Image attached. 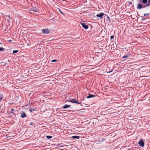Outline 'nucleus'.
Segmentation results:
<instances>
[{
  "label": "nucleus",
  "mask_w": 150,
  "mask_h": 150,
  "mask_svg": "<svg viewBox=\"0 0 150 150\" xmlns=\"http://www.w3.org/2000/svg\"><path fill=\"white\" fill-rule=\"evenodd\" d=\"M138 143L139 145L143 147L144 146V143L142 139L139 140V141Z\"/></svg>",
  "instance_id": "f257e3e1"
},
{
  "label": "nucleus",
  "mask_w": 150,
  "mask_h": 150,
  "mask_svg": "<svg viewBox=\"0 0 150 150\" xmlns=\"http://www.w3.org/2000/svg\"><path fill=\"white\" fill-rule=\"evenodd\" d=\"M42 31L43 34H48L50 33L48 29H45L42 30Z\"/></svg>",
  "instance_id": "f03ea898"
},
{
  "label": "nucleus",
  "mask_w": 150,
  "mask_h": 150,
  "mask_svg": "<svg viewBox=\"0 0 150 150\" xmlns=\"http://www.w3.org/2000/svg\"><path fill=\"white\" fill-rule=\"evenodd\" d=\"M69 102H71L73 103H76L78 104H81V103L79 102L77 100H76L75 99H73L72 100L69 101Z\"/></svg>",
  "instance_id": "7ed1b4c3"
},
{
  "label": "nucleus",
  "mask_w": 150,
  "mask_h": 150,
  "mask_svg": "<svg viewBox=\"0 0 150 150\" xmlns=\"http://www.w3.org/2000/svg\"><path fill=\"white\" fill-rule=\"evenodd\" d=\"M104 13H101L100 14H98L96 15V16L98 17H100V19H102L103 16L104 15Z\"/></svg>",
  "instance_id": "20e7f679"
},
{
  "label": "nucleus",
  "mask_w": 150,
  "mask_h": 150,
  "mask_svg": "<svg viewBox=\"0 0 150 150\" xmlns=\"http://www.w3.org/2000/svg\"><path fill=\"white\" fill-rule=\"evenodd\" d=\"M81 25H82V27L85 29H87L88 28V25H86L85 23H81Z\"/></svg>",
  "instance_id": "39448f33"
},
{
  "label": "nucleus",
  "mask_w": 150,
  "mask_h": 150,
  "mask_svg": "<svg viewBox=\"0 0 150 150\" xmlns=\"http://www.w3.org/2000/svg\"><path fill=\"white\" fill-rule=\"evenodd\" d=\"M146 7V5L144 6L143 7V6L142 5H141L139 4H137V8L138 9H140L142 8H144Z\"/></svg>",
  "instance_id": "423d86ee"
},
{
  "label": "nucleus",
  "mask_w": 150,
  "mask_h": 150,
  "mask_svg": "<svg viewBox=\"0 0 150 150\" xmlns=\"http://www.w3.org/2000/svg\"><path fill=\"white\" fill-rule=\"evenodd\" d=\"M30 10L36 12L38 11V9L35 8H32L30 9Z\"/></svg>",
  "instance_id": "0eeeda50"
},
{
  "label": "nucleus",
  "mask_w": 150,
  "mask_h": 150,
  "mask_svg": "<svg viewBox=\"0 0 150 150\" xmlns=\"http://www.w3.org/2000/svg\"><path fill=\"white\" fill-rule=\"evenodd\" d=\"M21 117L22 118L25 117H26V115L25 114V113L24 112H23L21 113Z\"/></svg>",
  "instance_id": "6e6552de"
},
{
  "label": "nucleus",
  "mask_w": 150,
  "mask_h": 150,
  "mask_svg": "<svg viewBox=\"0 0 150 150\" xmlns=\"http://www.w3.org/2000/svg\"><path fill=\"white\" fill-rule=\"evenodd\" d=\"M95 96L92 94H89V95L87 97V98H91L95 97Z\"/></svg>",
  "instance_id": "1a4fd4ad"
},
{
  "label": "nucleus",
  "mask_w": 150,
  "mask_h": 150,
  "mask_svg": "<svg viewBox=\"0 0 150 150\" xmlns=\"http://www.w3.org/2000/svg\"><path fill=\"white\" fill-rule=\"evenodd\" d=\"M70 105L66 104L64 105L62 107L63 108L65 109L70 107Z\"/></svg>",
  "instance_id": "9d476101"
},
{
  "label": "nucleus",
  "mask_w": 150,
  "mask_h": 150,
  "mask_svg": "<svg viewBox=\"0 0 150 150\" xmlns=\"http://www.w3.org/2000/svg\"><path fill=\"white\" fill-rule=\"evenodd\" d=\"M4 16L6 17H7L8 18H7V21L8 22H9V20H11V17H10V16L9 15H5Z\"/></svg>",
  "instance_id": "9b49d317"
},
{
  "label": "nucleus",
  "mask_w": 150,
  "mask_h": 150,
  "mask_svg": "<svg viewBox=\"0 0 150 150\" xmlns=\"http://www.w3.org/2000/svg\"><path fill=\"white\" fill-rule=\"evenodd\" d=\"M80 138V137L79 136H74L72 137L73 139H78Z\"/></svg>",
  "instance_id": "f8f14e48"
},
{
  "label": "nucleus",
  "mask_w": 150,
  "mask_h": 150,
  "mask_svg": "<svg viewBox=\"0 0 150 150\" xmlns=\"http://www.w3.org/2000/svg\"><path fill=\"white\" fill-rule=\"evenodd\" d=\"M3 95L2 94H0V103L1 102L3 98Z\"/></svg>",
  "instance_id": "ddd939ff"
},
{
  "label": "nucleus",
  "mask_w": 150,
  "mask_h": 150,
  "mask_svg": "<svg viewBox=\"0 0 150 150\" xmlns=\"http://www.w3.org/2000/svg\"><path fill=\"white\" fill-rule=\"evenodd\" d=\"M35 110V109H34V108H30L29 109V111L30 112H32L33 111H34Z\"/></svg>",
  "instance_id": "4468645a"
},
{
  "label": "nucleus",
  "mask_w": 150,
  "mask_h": 150,
  "mask_svg": "<svg viewBox=\"0 0 150 150\" xmlns=\"http://www.w3.org/2000/svg\"><path fill=\"white\" fill-rule=\"evenodd\" d=\"M148 2L146 5V6H149L150 5V0H148Z\"/></svg>",
  "instance_id": "2eb2a0df"
},
{
  "label": "nucleus",
  "mask_w": 150,
  "mask_h": 150,
  "mask_svg": "<svg viewBox=\"0 0 150 150\" xmlns=\"http://www.w3.org/2000/svg\"><path fill=\"white\" fill-rule=\"evenodd\" d=\"M46 137L48 139H50L52 138V136H47Z\"/></svg>",
  "instance_id": "dca6fc26"
},
{
  "label": "nucleus",
  "mask_w": 150,
  "mask_h": 150,
  "mask_svg": "<svg viewBox=\"0 0 150 150\" xmlns=\"http://www.w3.org/2000/svg\"><path fill=\"white\" fill-rule=\"evenodd\" d=\"M142 2L144 4L146 3L147 1V0H142Z\"/></svg>",
  "instance_id": "f3484780"
},
{
  "label": "nucleus",
  "mask_w": 150,
  "mask_h": 150,
  "mask_svg": "<svg viewBox=\"0 0 150 150\" xmlns=\"http://www.w3.org/2000/svg\"><path fill=\"white\" fill-rule=\"evenodd\" d=\"M58 10L64 16L65 15V14L63 12H62L60 10L59 8H58Z\"/></svg>",
  "instance_id": "a211bd4d"
},
{
  "label": "nucleus",
  "mask_w": 150,
  "mask_h": 150,
  "mask_svg": "<svg viewBox=\"0 0 150 150\" xmlns=\"http://www.w3.org/2000/svg\"><path fill=\"white\" fill-rule=\"evenodd\" d=\"M4 49L2 47H0V51H3L4 50Z\"/></svg>",
  "instance_id": "6ab92c4d"
},
{
  "label": "nucleus",
  "mask_w": 150,
  "mask_h": 150,
  "mask_svg": "<svg viewBox=\"0 0 150 150\" xmlns=\"http://www.w3.org/2000/svg\"><path fill=\"white\" fill-rule=\"evenodd\" d=\"M149 15V13H147V14H144V17H146V16H148Z\"/></svg>",
  "instance_id": "aec40b11"
},
{
  "label": "nucleus",
  "mask_w": 150,
  "mask_h": 150,
  "mask_svg": "<svg viewBox=\"0 0 150 150\" xmlns=\"http://www.w3.org/2000/svg\"><path fill=\"white\" fill-rule=\"evenodd\" d=\"M18 52V50H13V53H16Z\"/></svg>",
  "instance_id": "412c9836"
},
{
  "label": "nucleus",
  "mask_w": 150,
  "mask_h": 150,
  "mask_svg": "<svg viewBox=\"0 0 150 150\" xmlns=\"http://www.w3.org/2000/svg\"><path fill=\"white\" fill-rule=\"evenodd\" d=\"M14 111V110L13 109V108H12L11 109V113H14V112H13V111Z\"/></svg>",
  "instance_id": "4be33fe9"
},
{
  "label": "nucleus",
  "mask_w": 150,
  "mask_h": 150,
  "mask_svg": "<svg viewBox=\"0 0 150 150\" xmlns=\"http://www.w3.org/2000/svg\"><path fill=\"white\" fill-rule=\"evenodd\" d=\"M57 61V60H55V59H54V60H53L52 61V62H56V61Z\"/></svg>",
  "instance_id": "5701e85b"
},
{
  "label": "nucleus",
  "mask_w": 150,
  "mask_h": 150,
  "mask_svg": "<svg viewBox=\"0 0 150 150\" xmlns=\"http://www.w3.org/2000/svg\"><path fill=\"white\" fill-rule=\"evenodd\" d=\"M114 36L113 35H112L110 37V39H113L114 38Z\"/></svg>",
  "instance_id": "b1692460"
},
{
  "label": "nucleus",
  "mask_w": 150,
  "mask_h": 150,
  "mask_svg": "<svg viewBox=\"0 0 150 150\" xmlns=\"http://www.w3.org/2000/svg\"><path fill=\"white\" fill-rule=\"evenodd\" d=\"M127 57V55H126V56H124L123 57V58H125L126 57Z\"/></svg>",
  "instance_id": "393cba45"
},
{
  "label": "nucleus",
  "mask_w": 150,
  "mask_h": 150,
  "mask_svg": "<svg viewBox=\"0 0 150 150\" xmlns=\"http://www.w3.org/2000/svg\"><path fill=\"white\" fill-rule=\"evenodd\" d=\"M12 40H8V41H9L10 42H12Z\"/></svg>",
  "instance_id": "a878e982"
},
{
  "label": "nucleus",
  "mask_w": 150,
  "mask_h": 150,
  "mask_svg": "<svg viewBox=\"0 0 150 150\" xmlns=\"http://www.w3.org/2000/svg\"><path fill=\"white\" fill-rule=\"evenodd\" d=\"M145 20V19L144 18L142 19V20Z\"/></svg>",
  "instance_id": "bb28decb"
}]
</instances>
